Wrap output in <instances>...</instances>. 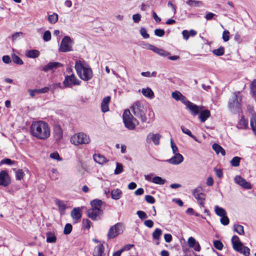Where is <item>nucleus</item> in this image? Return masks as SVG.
I'll use <instances>...</instances> for the list:
<instances>
[{"instance_id":"f257e3e1","label":"nucleus","mask_w":256,"mask_h":256,"mask_svg":"<svg viewBox=\"0 0 256 256\" xmlns=\"http://www.w3.org/2000/svg\"><path fill=\"white\" fill-rule=\"evenodd\" d=\"M30 132L32 136L36 138L46 140L50 135V128L49 124L45 122H34L31 125Z\"/></svg>"},{"instance_id":"f03ea898","label":"nucleus","mask_w":256,"mask_h":256,"mask_svg":"<svg viewBox=\"0 0 256 256\" xmlns=\"http://www.w3.org/2000/svg\"><path fill=\"white\" fill-rule=\"evenodd\" d=\"M74 68L78 76L82 80L88 81L92 77V72L90 68L84 62L76 61Z\"/></svg>"},{"instance_id":"7ed1b4c3","label":"nucleus","mask_w":256,"mask_h":256,"mask_svg":"<svg viewBox=\"0 0 256 256\" xmlns=\"http://www.w3.org/2000/svg\"><path fill=\"white\" fill-rule=\"evenodd\" d=\"M231 242L232 248L234 250L242 254L244 256H250V249L244 245L237 236H234L231 239Z\"/></svg>"},{"instance_id":"20e7f679","label":"nucleus","mask_w":256,"mask_h":256,"mask_svg":"<svg viewBox=\"0 0 256 256\" xmlns=\"http://www.w3.org/2000/svg\"><path fill=\"white\" fill-rule=\"evenodd\" d=\"M70 142L76 146H78L82 144H88L90 142L88 136L84 132H78L74 134L70 138Z\"/></svg>"},{"instance_id":"39448f33","label":"nucleus","mask_w":256,"mask_h":256,"mask_svg":"<svg viewBox=\"0 0 256 256\" xmlns=\"http://www.w3.org/2000/svg\"><path fill=\"white\" fill-rule=\"evenodd\" d=\"M123 120L126 127L130 130H134L138 124V121L134 118L129 110L124 111Z\"/></svg>"},{"instance_id":"423d86ee","label":"nucleus","mask_w":256,"mask_h":256,"mask_svg":"<svg viewBox=\"0 0 256 256\" xmlns=\"http://www.w3.org/2000/svg\"><path fill=\"white\" fill-rule=\"evenodd\" d=\"M130 108L133 112L134 114L136 116L140 118L143 122L146 121L147 118L146 116V110L140 102H135Z\"/></svg>"},{"instance_id":"0eeeda50","label":"nucleus","mask_w":256,"mask_h":256,"mask_svg":"<svg viewBox=\"0 0 256 256\" xmlns=\"http://www.w3.org/2000/svg\"><path fill=\"white\" fill-rule=\"evenodd\" d=\"M73 40L69 36H65L62 40L59 50L62 52L72 51Z\"/></svg>"},{"instance_id":"6e6552de","label":"nucleus","mask_w":256,"mask_h":256,"mask_svg":"<svg viewBox=\"0 0 256 256\" xmlns=\"http://www.w3.org/2000/svg\"><path fill=\"white\" fill-rule=\"evenodd\" d=\"M242 94L240 92H234L228 102L230 108L234 109L238 108L242 101Z\"/></svg>"},{"instance_id":"1a4fd4ad","label":"nucleus","mask_w":256,"mask_h":256,"mask_svg":"<svg viewBox=\"0 0 256 256\" xmlns=\"http://www.w3.org/2000/svg\"><path fill=\"white\" fill-rule=\"evenodd\" d=\"M123 232L122 226L118 223L112 226L109 230L107 234L108 239L114 238Z\"/></svg>"},{"instance_id":"9d476101","label":"nucleus","mask_w":256,"mask_h":256,"mask_svg":"<svg viewBox=\"0 0 256 256\" xmlns=\"http://www.w3.org/2000/svg\"><path fill=\"white\" fill-rule=\"evenodd\" d=\"M63 84L65 87H70L72 85H80V81L76 78L74 74H72L71 75L65 77Z\"/></svg>"},{"instance_id":"9b49d317","label":"nucleus","mask_w":256,"mask_h":256,"mask_svg":"<svg viewBox=\"0 0 256 256\" xmlns=\"http://www.w3.org/2000/svg\"><path fill=\"white\" fill-rule=\"evenodd\" d=\"M200 191L201 188H198L194 190L192 193L194 197L197 200L198 203L204 207L206 195L204 193L201 192Z\"/></svg>"},{"instance_id":"f8f14e48","label":"nucleus","mask_w":256,"mask_h":256,"mask_svg":"<svg viewBox=\"0 0 256 256\" xmlns=\"http://www.w3.org/2000/svg\"><path fill=\"white\" fill-rule=\"evenodd\" d=\"M103 212L102 209L90 208L88 210V216L92 220L100 218Z\"/></svg>"},{"instance_id":"ddd939ff","label":"nucleus","mask_w":256,"mask_h":256,"mask_svg":"<svg viewBox=\"0 0 256 256\" xmlns=\"http://www.w3.org/2000/svg\"><path fill=\"white\" fill-rule=\"evenodd\" d=\"M186 106L190 111L192 114L194 116L198 114L202 110L201 106H198L190 102H186Z\"/></svg>"},{"instance_id":"4468645a","label":"nucleus","mask_w":256,"mask_h":256,"mask_svg":"<svg viewBox=\"0 0 256 256\" xmlns=\"http://www.w3.org/2000/svg\"><path fill=\"white\" fill-rule=\"evenodd\" d=\"M234 182L244 188L247 190L252 188L251 184L248 182H246L245 179L240 176H236L234 178Z\"/></svg>"},{"instance_id":"2eb2a0df","label":"nucleus","mask_w":256,"mask_h":256,"mask_svg":"<svg viewBox=\"0 0 256 256\" xmlns=\"http://www.w3.org/2000/svg\"><path fill=\"white\" fill-rule=\"evenodd\" d=\"M10 182V178L8 172L2 170L0 172V186H8Z\"/></svg>"},{"instance_id":"dca6fc26","label":"nucleus","mask_w":256,"mask_h":256,"mask_svg":"<svg viewBox=\"0 0 256 256\" xmlns=\"http://www.w3.org/2000/svg\"><path fill=\"white\" fill-rule=\"evenodd\" d=\"M184 157L181 154H175L171 158L168 160V162L170 164L177 165L182 163Z\"/></svg>"},{"instance_id":"f3484780","label":"nucleus","mask_w":256,"mask_h":256,"mask_svg":"<svg viewBox=\"0 0 256 256\" xmlns=\"http://www.w3.org/2000/svg\"><path fill=\"white\" fill-rule=\"evenodd\" d=\"M54 136L55 140L59 142L62 138L63 132L59 125H55L54 128Z\"/></svg>"},{"instance_id":"a211bd4d","label":"nucleus","mask_w":256,"mask_h":256,"mask_svg":"<svg viewBox=\"0 0 256 256\" xmlns=\"http://www.w3.org/2000/svg\"><path fill=\"white\" fill-rule=\"evenodd\" d=\"M50 90L49 87H44L40 89H30L28 90L29 94L32 98H34L36 94H44Z\"/></svg>"},{"instance_id":"6ab92c4d","label":"nucleus","mask_w":256,"mask_h":256,"mask_svg":"<svg viewBox=\"0 0 256 256\" xmlns=\"http://www.w3.org/2000/svg\"><path fill=\"white\" fill-rule=\"evenodd\" d=\"M188 246L191 248H193L194 250L196 252H200V250L201 248L199 243L197 242L193 237L188 238Z\"/></svg>"},{"instance_id":"aec40b11","label":"nucleus","mask_w":256,"mask_h":256,"mask_svg":"<svg viewBox=\"0 0 256 256\" xmlns=\"http://www.w3.org/2000/svg\"><path fill=\"white\" fill-rule=\"evenodd\" d=\"M161 137V136L158 134H154L150 133L147 136L146 140L148 142L152 140L156 145H158Z\"/></svg>"},{"instance_id":"412c9836","label":"nucleus","mask_w":256,"mask_h":256,"mask_svg":"<svg viewBox=\"0 0 256 256\" xmlns=\"http://www.w3.org/2000/svg\"><path fill=\"white\" fill-rule=\"evenodd\" d=\"M62 66V65L60 63L58 62H50L44 66L42 70L45 72H47L49 70Z\"/></svg>"},{"instance_id":"4be33fe9","label":"nucleus","mask_w":256,"mask_h":256,"mask_svg":"<svg viewBox=\"0 0 256 256\" xmlns=\"http://www.w3.org/2000/svg\"><path fill=\"white\" fill-rule=\"evenodd\" d=\"M110 100V96L104 98L101 104V109L102 112H106L109 110L108 104Z\"/></svg>"},{"instance_id":"5701e85b","label":"nucleus","mask_w":256,"mask_h":256,"mask_svg":"<svg viewBox=\"0 0 256 256\" xmlns=\"http://www.w3.org/2000/svg\"><path fill=\"white\" fill-rule=\"evenodd\" d=\"M210 116V110H206L200 112V114L198 116L201 122H204Z\"/></svg>"},{"instance_id":"b1692460","label":"nucleus","mask_w":256,"mask_h":256,"mask_svg":"<svg viewBox=\"0 0 256 256\" xmlns=\"http://www.w3.org/2000/svg\"><path fill=\"white\" fill-rule=\"evenodd\" d=\"M122 191L118 188L114 189L111 192V197L112 199L118 200L122 197Z\"/></svg>"},{"instance_id":"393cba45","label":"nucleus","mask_w":256,"mask_h":256,"mask_svg":"<svg viewBox=\"0 0 256 256\" xmlns=\"http://www.w3.org/2000/svg\"><path fill=\"white\" fill-rule=\"evenodd\" d=\"M93 158L96 162L100 164H102L106 162V158L99 154H94Z\"/></svg>"},{"instance_id":"a878e982","label":"nucleus","mask_w":256,"mask_h":256,"mask_svg":"<svg viewBox=\"0 0 256 256\" xmlns=\"http://www.w3.org/2000/svg\"><path fill=\"white\" fill-rule=\"evenodd\" d=\"M40 52L36 50H28L26 52L25 54L28 58H34L40 56Z\"/></svg>"},{"instance_id":"bb28decb","label":"nucleus","mask_w":256,"mask_h":256,"mask_svg":"<svg viewBox=\"0 0 256 256\" xmlns=\"http://www.w3.org/2000/svg\"><path fill=\"white\" fill-rule=\"evenodd\" d=\"M104 247L102 244L96 246L94 252V256H104Z\"/></svg>"},{"instance_id":"cd10ccee","label":"nucleus","mask_w":256,"mask_h":256,"mask_svg":"<svg viewBox=\"0 0 256 256\" xmlns=\"http://www.w3.org/2000/svg\"><path fill=\"white\" fill-rule=\"evenodd\" d=\"M142 94L149 98H152L154 97V93L151 88H147L142 90Z\"/></svg>"},{"instance_id":"c85d7f7f","label":"nucleus","mask_w":256,"mask_h":256,"mask_svg":"<svg viewBox=\"0 0 256 256\" xmlns=\"http://www.w3.org/2000/svg\"><path fill=\"white\" fill-rule=\"evenodd\" d=\"M70 214L72 218L76 220L80 219L82 216V214L79 208H74L71 212Z\"/></svg>"},{"instance_id":"c756f323","label":"nucleus","mask_w":256,"mask_h":256,"mask_svg":"<svg viewBox=\"0 0 256 256\" xmlns=\"http://www.w3.org/2000/svg\"><path fill=\"white\" fill-rule=\"evenodd\" d=\"M186 4L190 8L200 7L202 6V2L196 0H188Z\"/></svg>"},{"instance_id":"7c9ffc66","label":"nucleus","mask_w":256,"mask_h":256,"mask_svg":"<svg viewBox=\"0 0 256 256\" xmlns=\"http://www.w3.org/2000/svg\"><path fill=\"white\" fill-rule=\"evenodd\" d=\"M250 124L252 131L256 134V114L255 112H252Z\"/></svg>"},{"instance_id":"2f4dec72","label":"nucleus","mask_w":256,"mask_h":256,"mask_svg":"<svg viewBox=\"0 0 256 256\" xmlns=\"http://www.w3.org/2000/svg\"><path fill=\"white\" fill-rule=\"evenodd\" d=\"M237 126L238 128H246L248 126V120H246L244 116H242L238 122Z\"/></svg>"},{"instance_id":"473e14b6","label":"nucleus","mask_w":256,"mask_h":256,"mask_svg":"<svg viewBox=\"0 0 256 256\" xmlns=\"http://www.w3.org/2000/svg\"><path fill=\"white\" fill-rule=\"evenodd\" d=\"M102 202L100 200L96 199L90 202L91 208L102 209Z\"/></svg>"},{"instance_id":"72a5a7b5","label":"nucleus","mask_w":256,"mask_h":256,"mask_svg":"<svg viewBox=\"0 0 256 256\" xmlns=\"http://www.w3.org/2000/svg\"><path fill=\"white\" fill-rule=\"evenodd\" d=\"M213 150L216 152L217 154L220 153L222 156H224L226 154L224 150L219 144H214L212 146Z\"/></svg>"},{"instance_id":"f704fd0d","label":"nucleus","mask_w":256,"mask_h":256,"mask_svg":"<svg viewBox=\"0 0 256 256\" xmlns=\"http://www.w3.org/2000/svg\"><path fill=\"white\" fill-rule=\"evenodd\" d=\"M58 19V14L54 12L52 14L48 16V20L50 24H56Z\"/></svg>"},{"instance_id":"c9c22d12","label":"nucleus","mask_w":256,"mask_h":256,"mask_svg":"<svg viewBox=\"0 0 256 256\" xmlns=\"http://www.w3.org/2000/svg\"><path fill=\"white\" fill-rule=\"evenodd\" d=\"M46 236V242L50 243H54L56 240V237L54 234L52 232H47Z\"/></svg>"},{"instance_id":"e433bc0d","label":"nucleus","mask_w":256,"mask_h":256,"mask_svg":"<svg viewBox=\"0 0 256 256\" xmlns=\"http://www.w3.org/2000/svg\"><path fill=\"white\" fill-rule=\"evenodd\" d=\"M56 204L58 206V210H59L60 214H64V212L66 208V204L64 203V202L62 200H56Z\"/></svg>"},{"instance_id":"4c0bfd02","label":"nucleus","mask_w":256,"mask_h":256,"mask_svg":"<svg viewBox=\"0 0 256 256\" xmlns=\"http://www.w3.org/2000/svg\"><path fill=\"white\" fill-rule=\"evenodd\" d=\"M214 211L216 214L220 217L226 215V210L222 208L219 207L218 206H214Z\"/></svg>"},{"instance_id":"58836bf2","label":"nucleus","mask_w":256,"mask_h":256,"mask_svg":"<svg viewBox=\"0 0 256 256\" xmlns=\"http://www.w3.org/2000/svg\"><path fill=\"white\" fill-rule=\"evenodd\" d=\"M152 182L155 184L163 185L166 183V180L160 176H156L152 178Z\"/></svg>"},{"instance_id":"ea45409f","label":"nucleus","mask_w":256,"mask_h":256,"mask_svg":"<svg viewBox=\"0 0 256 256\" xmlns=\"http://www.w3.org/2000/svg\"><path fill=\"white\" fill-rule=\"evenodd\" d=\"M180 128H181V130H182V132L186 134H188V136H190L196 142H198V139L196 138L194 136L193 134H192L191 132L187 128H185L184 126H180Z\"/></svg>"},{"instance_id":"a19ab883","label":"nucleus","mask_w":256,"mask_h":256,"mask_svg":"<svg viewBox=\"0 0 256 256\" xmlns=\"http://www.w3.org/2000/svg\"><path fill=\"white\" fill-rule=\"evenodd\" d=\"M234 232L240 235H244V227L240 224H234Z\"/></svg>"},{"instance_id":"79ce46f5","label":"nucleus","mask_w":256,"mask_h":256,"mask_svg":"<svg viewBox=\"0 0 256 256\" xmlns=\"http://www.w3.org/2000/svg\"><path fill=\"white\" fill-rule=\"evenodd\" d=\"M12 58L14 62L17 64L22 65L24 64L22 60L14 54H12Z\"/></svg>"},{"instance_id":"37998d69","label":"nucleus","mask_w":256,"mask_h":256,"mask_svg":"<svg viewBox=\"0 0 256 256\" xmlns=\"http://www.w3.org/2000/svg\"><path fill=\"white\" fill-rule=\"evenodd\" d=\"M241 158L238 156H234L230 160V164L232 166L238 167L240 165V160Z\"/></svg>"},{"instance_id":"c03bdc74","label":"nucleus","mask_w":256,"mask_h":256,"mask_svg":"<svg viewBox=\"0 0 256 256\" xmlns=\"http://www.w3.org/2000/svg\"><path fill=\"white\" fill-rule=\"evenodd\" d=\"M162 234V231L160 228H156L152 233V238L154 239L158 240Z\"/></svg>"},{"instance_id":"a18cd8bd","label":"nucleus","mask_w":256,"mask_h":256,"mask_svg":"<svg viewBox=\"0 0 256 256\" xmlns=\"http://www.w3.org/2000/svg\"><path fill=\"white\" fill-rule=\"evenodd\" d=\"M224 49L223 47H220L212 51L213 54L217 56H220L224 54Z\"/></svg>"},{"instance_id":"49530a36","label":"nucleus","mask_w":256,"mask_h":256,"mask_svg":"<svg viewBox=\"0 0 256 256\" xmlns=\"http://www.w3.org/2000/svg\"><path fill=\"white\" fill-rule=\"evenodd\" d=\"M52 34L49 30H46L44 32L42 36V39L44 42H48L51 40Z\"/></svg>"},{"instance_id":"de8ad7c7","label":"nucleus","mask_w":256,"mask_h":256,"mask_svg":"<svg viewBox=\"0 0 256 256\" xmlns=\"http://www.w3.org/2000/svg\"><path fill=\"white\" fill-rule=\"evenodd\" d=\"M116 168L114 170V174H118L122 172L123 171V166L122 164L119 162H116Z\"/></svg>"},{"instance_id":"09e8293b","label":"nucleus","mask_w":256,"mask_h":256,"mask_svg":"<svg viewBox=\"0 0 256 256\" xmlns=\"http://www.w3.org/2000/svg\"><path fill=\"white\" fill-rule=\"evenodd\" d=\"M24 173L22 170H16V176L18 180H22L24 176Z\"/></svg>"},{"instance_id":"8fccbe9b","label":"nucleus","mask_w":256,"mask_h":256,"mask_svg":"<svg viewBox=\"0 0 256 256\" xmlns=\"http://www.w3.org/2000/svg\"><path fill=\"white\" fill-rule=\"evenodd\" d=\"M72 226L70 224H66L64 228V233L65 234H70L72 230Z\"/></svg>"},{"instance_id":"3c124183","label":"nucleus","mask_w":256,"mask_h":256,"mask_svg":"<svg viewBox=\"0 0 256 256\" xmlns=\"http://www.w3.org/2000/svg\"><path fill=\"white\" fill-rule=\"evenodd\" d=\"M214 246L218 250H222L223 248V244L220 240H215L214 242Z\"/></svg>"},{"instance_id":"603ef678","label":"nucleus","mask_w":256,"mask_h":256,"mask_svg":"<svg viewBox=\"0 0 256 256\" xmlns=\"http://www.w3.org/2000/svg\"><path fill=\"white\" fill-rule=\"evenodd\" d=\"M141 75L146 77H155L156 75V72L150 73V72H142Z\"/></svg>"},{"instance_id":"864d4df0","label":"nucleus","mask_w":256,"mask_h":256,"mask_svg":"<svg viewBox=\"0 0 256 256\" xmlns=\"http://www.w3.org/2000/svg\"><path fill=\"white\" fill-rule=\"evenodd\" d=\"M182 94L178 91H176L173 92L172 94V96L173 98L176 100H179L180 98V97L182 96Z\"/></svg>"},{"instance_id":"5fc2aeb1","label":"nucleus","mask_w":256,"mask_h":256,"mask_svg":"<svg viewBox=\"0 0 256 256\" xmlns=\"http://www.w3.org/2000/svg\"><path fill=\"white\" fill-rule=\"evenodd\" d=\"M250 90L253 94L256 96V80H254L251 83Z\"/></svg>"},{"instance_id":"6e6d98bb","label":"nucleus","mask_w":256,"mask_h":256,"mask_svg":"<svg viewBox=\"0 0 256 256\" xmlns=\"http://www.w3.org/2000/svg\"><path fill=\"white\" fill-rule=\"evenodd\" d=\"M170 145H171V148H172L173 154H179L178 152V148L177 146L176 145V144L174 143L172 139L170 140Z\"/></svg>"},{"instance_id":"4d7b16f0","label":"nucleus","mask_w":256,"mask_h":256,"mask_svg":"<svg viewBox=\"0 0 256 256\" xmlns=\"http://www.w3.org/2000/svg\"><path fill=\"white\" fill-rule=\"evenodd\" d=\"M140 34L144 38H148L150 37L149 34L147 33L146 30L144 28H142L140 30Z\"/></svg>"},{"instance_id":"13d9d810","label":"nucleus","mask_w":256,"mask_h":256,"mask_svg":"<svg viewBox=\"0 0 256 256\" xmlns=\"http://www.w3.org/2000/svg\"><path fill=\"white\" fill-rule=\"evenodd\" d=\"M222 218L220 219V222L224 226H226L229 224V219L226 216V215H225L224 216H221Z\"/></svg>"},{"instance_id":"bf43d9fd","label":"nucleus","mask_w":256,"mask_h":256,"mask_svg":"<svg viewBox=\"0 0 256 256\" xmlns=\"http://www.w3.org/2000/svg\"><path fill=\"white\" fill-rule=\"evenodd\" d=\"M229 34H230V32L228 30H226L224 31L223 33H222V39L224 42H226L229 40V39H230Z\"/></svg>"},{"instance_id":"052dcab7","label":"nucleus","mask_w":256,"mask_h":256,"mask_svg":"<svg viewBox=\"0 0 256 256\" xmlns=\"http://www.w3.org/2000/svg\"><path fill=\"white\" fill-rule=\"evenodd\" d=\"M82 224L85 228L89 229L90 228L92 222L89 220L86 219L83 220Z\"/></svg>"},{"instance_id":"680f3d73","label":"nucleus","mask_w":256,"mask_h":256,"mask_svg":"<svg viewBox=\"0 0 256 256\" xmlns=\"http://www.w3.org/2000/svg\"><path fill=\"white\" fill-rule=\"evenodd\" d=\"M156 54H158L160 56H166L170 54V53L168 52H166V51L164 50L158 48L157 51L156 52Z\"/></svg>"},{"instance_id":"e2e57ef3","label":"nucleus","mask_w":256,"mask_h":256,"mask_svg":"<svg viewBox=\"0 0 256 256\" xmlns=\"http://www.w3.org/2000/svg\"><path fill=\"white\" fill-rule=\"evenodd\" d=\"M142 16L139 14H134L132 16L133 21L136 23H138L141 20Z\"/></svg>"},{"instance_id":"0e129e2a","label":"nucleus","mask_w":256,"mask_h":256,"mask_svg":"<svg viewBox=\"0 0 256 256\" xmlns=\"http://www.w3.org/2000/svg\"><path fill=\"white\" fill-rule=\"evenodd\" d=\"M164 30L162 29H156L154 30V34L158 36H162L164 34Z\"/></svg>"},{"instance_id":"69168bd1","label":"nucleus","mask_w":256,"mask_h":256,"mask_svg":"<svg viewBox=\"0 0 256 256\" xmlns=\"http://www.w3.org/2000/svg\"><path fill=\"white\" fill-rule=\"evenodd\" d=\"M146 200L150 204H154L155 202V200L153 196L150 195H146L145 196Z\"/></svg>"},{"instance_id":"338daca9","label":"nucleus","mask_w":256,"mask_h":256,"mask_svg":"<svg viewBox=\"0 0 256 256\" xmlns=\"http://www.w3.org/2000/svg\"><path fill=\"white\" fill-rule=\"evenodd\" d=\"M23 35V33L22 32H17L14 34L12 36V40L14 42L18 40V38Z\"/></svg>"},{"instance_id":"774afa93","label":"nucleus","mask_w":256,"mask_h":256,"mask_svg":"<svg viewBox=\"0 0 256 256\" xmlns=\"http://www.w3.org/2000/svg\"><path fill=\"white\" fill-rule=\"evenodd\" d=\"M50 158L58 160H61V158L58 152H53L50 154Z\"/></svg>"}]
</instances>
